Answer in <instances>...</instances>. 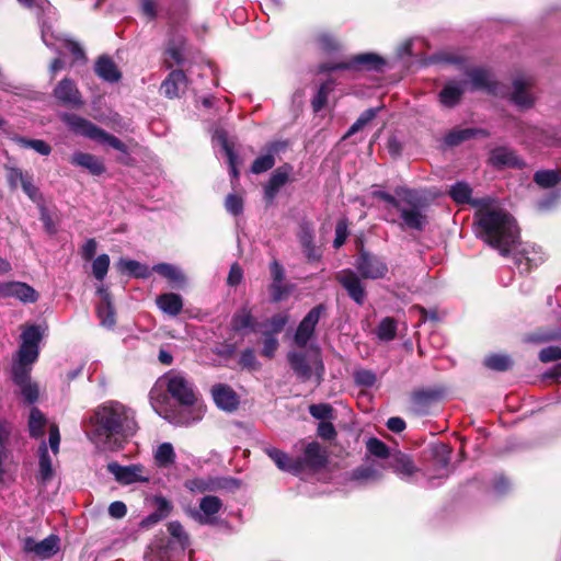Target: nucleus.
Returning a JSON list of instances; mask_svg holds the SVG:
<instances>
[{
    "mask_svg": "<svg viewBox=\"0 0 561 561\" xmlns=\"http://www.w3.org/2000/svg\"><path fill=\"white\" fill-rule=\"evenodd\" d=\"M168 531L183 548L190 545V537L180 522H170L168 524Z\"/></svg>",
    "mask_w": 561,
    "mask_h": 561,
    "instance_id": "51",
    "label": "nucleus"
},
{
    "mask_svg": "<svg viewBox=\"0 0 561 561\" xmlns=\"http://www.w3.org/2000/svg\"><path fill=\"white\" fill-rule=\"evenodd\" d=\"M394 192L402 199L400 207H396L400 213L402 225L410 229L422 230L426 224V217L422 211L424 201L420 192L405 186H398Z\"/></svg>",
    "mask_w": 561,
    "mask_h": 561,
    "instance_id": "6",
    "label": "nucleus"
},
{
    "mask_svg": "<svg viewBox=\"0 0 561 561\" xmlns=\"http://www.w3.org/2000/svg\"><path fill=\"white\" fill-rule=\"evenodd\" d=\"M45 425H46L45 415L37 408H33L31 410L30 419H28L30 435L34 438H38V437L43 436Z\"/></svg>",
    "mask_w": 561,
    "mask_h": 561,
    "instance_id": "44",
    "label": "nucleus"
},
{
    "mask_svg": "<svg viewBox=\"0 0 561 561\" xmlns=\"http://www.w3.org/2000/svg\"><path fill=\"white\" fill-rule=\"evenodd\" d=\"M184 43L185 38L183 34L178 31L171 33L165 49V54L168 56L167 64L169 68L174 64L180 65L183 61Z\"/></svg>",
    "mask_w": 561,
    "mask_h": 561,
    "instance_id": "30",
    "label": "nucleus"
},
{
    "mask_svg": "<svg viewBox=\"0 0 561 561\" xmlns=\"http://www.w3.org/2000/svg\"><path fill=\"white\" fill-rule=\"evenodd\" d=\"M378 108H368L360 114V116L356 119V122L350 127L346 137L354 135L364 128L370 121L375 118L377 115Z\"/></svg>",
    "mask_w": 561,
    "mask_h": 561,
    "instance_id": "52",
    "label": "nucleus"
},
{
    "mask_svg": "<svg viewBox=\"0 0 561 561\" xmlns=\"http://www.w3.org/2000/svg\"><path fill=\"white\" fill-rule=\"evenodd\" d=\"M356 385L363 387H371L376 382V375L368 369H360L354 373Z\"/></svg>",
    "mask_w": 561,
    "mask_h": 561,
    "instance_id": "60",
    "label": "nucleus"
},
{
    "mask_svg": "<svg viewBox=\"0 0 561 561\" xmlns=\"http://www.w3.org/2000/svg\"><path fill=\"white\" fill-rule=\"evenodd\" d=\"M477 134H483V131L480 129H472V128L454 130L446 136V144L450 145V146H455V145L460 144L463 140L472 138Z\"/></svg>",
    "mask_w": 561,
    "mask_h": 561,
    "instance_id": "48",
    "label": "nucleus"
},
{
    "mask_svg": "<svg viewBox=\"0 0 561 561\" xmlns=\"http://www.w3.org/2000/svg\"><path fill=\"white\" fill-rule=\"evenodd\" d=\"M291 290V287L285 285L284 282H272L270 286L272 300L275 302L285 299Z\"/></svg>",
    "mask_w": 561,
    "mask_h": 561,
    "instance_id": "57",
    "label": "nucleus"
},
{
    "mask_svg": "<svg viewBox=\"0 0 561 561\" xmlns=\"http://www.w3.org/2000/svg\"><path fill=\"white\" fill-rule=\"evenodd\" d=\"M12 140L22 148H30L42 156H48L51 152V147L42 139H28L22 136H14Z\"/></svg>",
    "mask_w": 561,
    "mask_h": 561,
    "instance_id": "43",
    "label": "nucleus"
},
{
    "mask_svg": "<svg viewBox=\"0 0 561 561\" xmlns=\"http://www.w3.org/2000/svg\"><path fill=\"white\" fill-rule=\"evenodd\" d=\"M108 471L114 474L116 480L124 484L134 482H147L148 477L142 476L144 468L140 465L121 466L116 462L108 463Z\"/></svg>",
    "mask_w": 561,
    "mask_h": 561,
    "instance_id": "19",
    "label": "nucleus"
},
{
    "mask_svg": "<svg viewBox=\"0 0 561 561\" xmlns=\"http://www.w3.org/2000/svg\"><path fill=\"white\" fill-rule=\"evenodd\" d=\"M278 347V340L272 333L264 334L262 355L272 358Z\"/></svg>",
    "mask_w": 561,
    "mask_h": 561,
    "instance_id": "61",
    "label": "nucleus"
},
{
    "mask_svg": "<svg viewBox=\"0 0 561 561\" xmlns=\"http://www.w3.org/2000/svg\"><path fill=\"white\" fill-rule=\"evenodd\" d=\"M472 190L466 182L451 185L449 194L458 204L478 207L476 213L477 236L492 248L505 253L517 239L515 219L505 210L493 207L490 198H471Z\"/></svg>",
    "mask_w": 561,
    "mask_h": 561,
    "instance_id": "1",
    "label": "nucleus"
},
{
    "mask_svg": "<svg viewBox=\"0 0 561 561\" xmlns=\"http://www.w3.org/2000/svg\"><path fill=\"white\" fill-rule=\"evenodd\" d=\"M484 364L492 370L504 371L512 366V360L507 355L493 354L484 359Z\"/></svg>",
    "mask_w": 561,
    "mask_h": 561,
    "instance_id": "47",
    "label": "nucleus"
},
{
    "mask_svg": "<svg viewBox=\"0 0 561 561\" xmlns=\"http://www.w3.org/2000/svg\"><path fill=\"white\" fill-rule=\"evenodd\" d=\"M153 459L159 468H170L176 459L175 450L171 443H161L153 450Z\"/></svg>",
    "mask_w": 561,
    "mask_h": 561,
    "instance_id": "36",
    "label": "nucleus"
},
{
    "mask_svg": "<svg viewBox=\"0 0 561 561\" xmlns=\"http://www.w3.org/2000/svg\"><path fill=\"white\" fill-rule=\"evenodd\" d=\"M534 135L537 141L543 146H557L561 142V138L557 137L553 129H534Z\"/></svg>",
    "mask_w": 561,
    "mask_h": 561,
    "instance_id": "53",
    "label": "nucleus"
},
{
    "mask_svg": "<svg viewBox=\"0 0 561 561\" xmlns=\"http://www.w3.org/2000/svg\"><path fill=\"white\" fill-rule=\"evenodd\" d=\"M561 358V347L548 346L539 352V359L542 363H549Z\"/></svg>",
    "mask_w": 561,
    "mask_h": 561,
    "instance_id": "64",
    "label": "nucleus"
},
{
    "mask_svg": "<svg viewBox=\"0 0 561 561\" xmlns=\"http://www.w3.org/2000/svg\"><path fill=\"white\" fill-rule=\"evenodd\" d=\"M164 383L165 389L181 405L190 410L191 417H182L178 421L181 424H191L203 416V408L196 404V396L193 385L180 373L170 371L160 378V385Z\"/></svg>",
    "mask_w": 561,
    "mask_h": 561,
    "instance_id": "5",
    "label": "nucleus"
},
{
    "mask_svg": "<svg viewBox=\"0 0 561 561\" xmlns=\"http://www.w3.org/2000/svg\"><path fill=\"white\" fill-rule=\"evenodd\" d=\"M377 336L381 341H391L397 334V322L392 318H385L377 327Z\"/></svg>",
    "mask_w": 561,
    "mask_h": 561,
    "instance_id": "46",
    "label": "nucleus"
},
{
    "mask_svg": "<svg viewBox=\"0 0 561 561\" xmlns=\"http://www.w3.org/2000/svg\"><path fill=\"white\" fill-rule=\"evenodd\" d=\"M336 279L345 288L348 296L358 305L365 300L366 293L359 277L351 270L341 271Z\"/></svg>",
    "mask_w": 561,
    "mask_h": 561,
    "instance_id": "17",
    "label": "nucleus"
},
{
    "mask_svg": "<svg viewBox=\"0 0 561 561\" xmlns=\"http://www.w3.org/2000/svg\"><path fill=\"white\" fill-rule=\"evenodd\" d=\"M64 122L76 133L93 139L100 144L107 145L123 153L127 152L126 145L117 137L106 133L93 123L75 114H66Z\"/></svg>",
    "mask_w": 561,
    "mask_h": 561,
    "instance_id": "7",
    "label": "nucleus"
},
{
    "mask_svg": "<svg viewBox=\"0 0 561 561\" xmlns=\"http://www.w3.org/2000/svg\"><path fill=\"white\" fill-rule=\"evenodd\" d=\"M297 461L301 463V468L307 466L318 469L327 463V451L319 443L311 442L306 446L302 458Z\"/></svg>",
    "mask_w": 561,
    "mask_h": 561,
    "instance_id": "24",
    "label": "nucleus"
},
{
    "mask_svg": "<svg viewBox=\"0 0 561 561\" xmlns=\"http://www.w3.org/2000/svg\"><path fill=\"white\" fill-rule=\"evenodd\" d=\"M20 388V392L27 403H34L38 399V387L31 380L24 383L16 385Z\"/></svg>",
    "mask_w": 561,
    "mask_h": 561,
    "instance_id": "55",
    "label": "nucleus"
},
{
    "mask_svg": "<svg viewBox=\"0 0 561 561\" xmlns=\"http://www.w3.org/2000/svg\"><path fill=\"white\" fill-rule=\"evenodd\" d=\"M225 206L227 211H229L232 215H239L243 210V202L241 197L234 194H229L226 197Z\"/></svg>",
    "mask_w": 561,
    "mask_h": 561,
    "instance_id": "63",
    "label": "nucleus"
},
{
    "mask_svg": "<svg viewBox=\"0 0 561 561\" xmlns=\"http://www.w3.org/2000/svg\"><path fill=\"white\" fill-rule=\"evenodd\" d=\"M516 229H518L516 227ZM519 239V230H517V239L516 241L510 245V250L505 253H502L500 250H497L502 255H507L510 253L514 254V263L519 270L520 273H527L533 267L538 266L545 261V255L541 251V248L531 245V244H525L522 247L520 250H517V242Z\"/></svg>",
    "mask_w": 561,
    "mask_h": 561,
    "instance_id": "9",
    "label": "nucleus"
},
{
    "mask_svg": "<svg viewBox=\"0 0 561 561\" xmlns=\"http://www.w3.org/2000/svg\"><path fill=\"white\" fill-rule=\"evenodd\" d=\"M53 94L55 99L65 106L78 108L83 105V100L77 84L69 78L59 81Z\"/></svg>",
    "mask_w": 561,
    "mask_h": 561,
    "instance_id": "16",
    "label": "nucleus"
},
{
    "mask_svg": "<svg viewBox=\"0 0 561 561\" xmlns=\"http://www.w3.org/2000/svg\"><path fill=\"white\" fill-rule=\"evenodd\" d=\"M43 333L39 325H28L21 334V345L12 364V379L15 385L31 380L32 365L38 357V344Z\"/></svg>",
    "mask_w": 561,
    "mask_h": 561,
    "instance_id": "4",
    "label": "nucleus"
},
{
    "mask_svg": "<svg viewBox=\"0 0 561 561\" xmlns=\"http://www.w3.org/2000/svg\"><path fill=\"white\" fill-rule=\"evenodd\" d=\"M355 267L363 278L379 279L388 274L387 263L379 256L362 250L356 257Z\"/></svg>",
    "mask_w": 561,
    "mask_h": 561,
    "instance_id": "11",
    "label": "nucleus"
},
{
    "mask_svg": "<svg viewBox=\"0 0 561 561\" xmlns=\"http://www.w3.org/2000/svg\"><path fill=\"white\" fill-rule=\"evenodd\" d=\"M222 507V502L219 497L214 495H206L199 502V510L203 516H199V522L203 524L210 523V517L216 515Z\"/></svg>",
    "mask_w": 561,
    "mask_h": 561,
    "instance_id": "37",
    "label": "nucleus"
},
{
    "mask_svg": "<svg viewBox=\"0 0 561 561\" xmlns=\"http://www.w3.org/2000/svg\"><path fill=\"white\" fill-rule=\"evenodd\" d=\"M38 293L26 283H0V298H15L23 304H33L38 300Z\"/></svg>",
    "mask_w": 561,
    "mask_h": 561,
    "instance_id": "14",
    "label": "nucleus"
},
{
    "mask_svg": "<svg viewBox=\"0 0 561 561\" xmlns=\"http://www.w3.org/2000/svg\"><path fill=\"white\" fill-rule=\"evenodd\" d=\"M157 306L162 312L176 317L182 311L183 300L179 294L167 293L157 297Z\"/></svg>",
    "mask_w": 561,
    "mask_h": 561,
    "instance_id": "34",
    "label": "nucleus"
},
{
    "mask_svg": "<svg viewBox=\"0 0 561 561\" xmlns=\"http://www.w3.org/2000/svg\"><path fill=\"white\" fill-rule=\"evenodd\" d=\"M38 455H39V472H38V479L46 483L47 481L51 480L54 476L53 470V460L48 453V447L45 442H43L38 448Z\"/></svg>",
    "mask_w": 561,
    "mask_h": 561,
    "instance_id": "38",
    "label": "nucleus"
},
{
    "mask_svg": "<svg viewBox=\"0 0 561 561\" xmlns=\"http://www.w3.org/2000/svg\"><path fill=\"white\" fill-rule=\"evenodd\" d=\"M70 162L73 165L88 170L92 175H101L105 172L103 161L91 153L75 152L70 158Z\"/></svg>",
    "mask_w": 561,
    "mask_h": 561,
    "instance_id": "28",
    "label": "nucleus"
},
{
    "mask_svg": "<svg viewBox=\"0 0 561 561\" xmlns=\"http://www.w3.org/2000/svg\"><path fill=\"white\" fill-rule=\"evenodd\" d=\"M95 72L96 75L108 82H116L121 78V72L118 71L114 61L106 57H100L95 64Z\"/></svg>",
    "mask_w": 561,
    "mask_h": 561,
    "instance_id": "35",
    "label": "nucleus"
},
{
    "mask_svg": "<svg viewBox=\"0 0 561 561\" xmlns=\"http://www.w3.org/2000/svg\"><path fill=\"white\" fill-rule=\"evenodd\" d=\"M164 388H165L164 383L160 385V379H159L149 393L150 403H151V407L153 408V410L160 416L172 422L173 420L167 409V403H168L169 399H168V396L163 391Z\"/></svg>",
    "mask_w": 561,
    "mask_h": 561,
    "instance_id": "31",
    "label": "nucleus"
},
{
    "mask_svg": "<svg viewBox=\"0 0 561 561\" xmlns=\"http://www.w3.org/2000/svg\"><path fill=\"white\" fill-rule=\"evenodd\" d=\"M385 471L383 462L367 458L363 465L353 470L351 478L360 484H370L381 481Z\"/></svg>",
    "mask_w": 561,
    "mask_h": 561,
    "instance_id": "15",
    "label": "nucleus"
},
{
    "mask_svg": "<svg viewBox=\"0 0 561 561\" xmlns=\"http://www.w3.org/2000/svg\"><path fill=\"white\" fill-rule=\"evenodd\" d=\"M442 454L437 459V465L439 467V472L437 474H428L430 479L435 478H445L448 476V465H449V451L445 445L440 447Z\"/></svg>",
    "mask_w": 561,
    "mask_h": 561,
    "instance_id": "58",
    "label": "nucleus"
},
{
    "mask_svg": "<svg viewBox=\"0 0 561 561\" xmlns=\"http://www.w3.org/2000/svg\"><path fill=\"white\" fill-rule=\"evenodd\" d=\"M92 428L85 431L88 438L101 450H116L123 440L138 430L135 412L116 401L100 405L90 419Z\"/></svg>",
    "mask_w": 561,
    "mask_h": 561,
    "instance_id": "2",
    "label": "nucleus"
},
{
    "mask_svg": "<svg viewBox=\"0 0 561 561\" xmlns=\"http://www.w3.org/2000/svg\"><path fill=\"white\" fill-rule=\"evenodd\" d=\"M385 60L374 53H365L354 56L348 61L328 64L321 66V71L334 70H375L379 71L385 66Z\"/></svg>",
    "mask_w": 561,
    "mask_h": 561,
    "instance_id": "10",
    "label": "nucleus"
},
{
    "mask_svg": "<svg viewBox=\"0 0 561 561\" xmlns=\"http://www.w3.org/2000/svg\"><path fill=\"white\" fill-rule=\"evenodd\" d=\"M309 413L317 420H329L333 415V409L330 404L327 403H319V404H311L309 407Z\"/></svg>",
    "mask_w": 561,
    "mask_h": 561,
    "instance_id": "56",
    "label": "nucleus"
},
{
    "mask_svg": "<svg viewBox=\"0 0 561 561\" xmlns=\"http://www.w3.org/2000/svg\"><path fill=\"white\" fill-rule=\"evenodd\" d=\"M61 47L66 48L77 60H84V51L77 43L68 38H60Z\"/></svg>",
    "mask_w": 561,
    "mask_h": 561,
    "instance_id": "62",
    "label": "nucleus"
},
{
    "mask_svg": "<svg viewBox=\"0 0 561 561\" xmlns=\"http://www.w3.org/2000/svg\"><path fill=\"white\" fill-rule=\"evenodd\" d=\"M490 162L492 165L497 168L523 165L522 161L516 156V153L506 147H500L494 149L491 152Z\"/></svg>",
    "mask_w": 561,
    "mask_h": 561,
    "instance_id": "33",
    "label": "nucleus"
},
{
    "mask_svg": "<svg viewBox=\"0 0 561 561\" xmlns=\"http://www.w3.org/2000/svg\"><path fill=\"white\" fill-rule=\"evenodd\" d=\"M153 502L156 505L154 513L161 520L167 518L173 510L172 503L163 496H156Z\"/></svg>",
    "mask_w": 561,
    "mask_h": 561,
    "instance_id": "59",
    "label": "nucleus"
},
{
    "mask_svg": "<svg viewBox=\"0 0 561 561\" xmlns=\"http://www.w3.org/2000/svg\"><path fill=\"white\" fill-rule=\"evenodd\" d=\"M239 363L243 368L249 370H259L261 367V364L256 359L254 351L251 348H247L243 352H241Z\"/></svg>",
    "mask_w": 561,
    "mask_h": 561,
    "instance_id": "54",
    "label": "nucleus"
},
{
    "mask_svg": "<svg viewBox=\"0 0 561 561\" xmlns=\"http://www.w3.org/2000/svg\"><path fill=\"white\" fill-rule=\"evenodd\" d=\"M152 271L157 272L158 274H160L161 276L176 285L185 284V275L175 265L169 263H159L153 265Z\"/></svg>",
    "mask_w": 561,
    "mask_h": 561,
    "instance_id": "40",
    "label": "nucleus"
},
{
    "mask_svg": "<svg viewBox=\"0 0 561 561\" xmlns=\"http://www.w3.org/2000/svg\"><path fill=\"white\" fill-rule=\"evenodd\" d=\"M184 485L192 493H206L215 492L221 489H229L232 486L237 488L239 483L233 479L214 478L206 476L188 479L185 481Z\"/></svg>",
    "mask_w": 561,
    "mask_h": 561,
    "instance_id": "12",
    "label": "nucleus"
},
{
    "mask_svg": "<svg viewBox=\"0 0 561 561\" xmlns=\"http://www.w3.org/2000/svg\"><path fill=\"white\" fill-rule=\"evenodd\" d=\"M213 399L216 405L225 411H233L239 404L236 392L226 385H216L211 390Z\"/></svg>",
    "mask_w": 561,
    "mask_h": 561,
    "instance_id": "26",
    "label": "nucleus"
},
{
    "mask_svg": "<svg viewBox=\"0 0 561 561\" xmlns=\"http://www.w3.org/2000/svg\"><path fill=\"white\" fill-rule=\"evenodd\" d=\"M117 266L121 272L137 278H148L150 276L149 267L135 260L121 259Z\"/></svg>",
    "mask_w": 561,
    "mask_h": 561,
    "instance_id": "39",
    "label": "nucleus"
},
{
    "mask_svg": "<svg viewBox=\"0 0 561 561\" xmlns=\"http://www.w3.org/2000/svg\"><path fill=\"white\" fill-rule=\"evenodd\" d=\"M187 78L182 70H173L161 83V92L169 99L178 98L186 87Z\"/></svg>",
    "mask_w": 561,
    "mask_h": 561,
    "instance_id": "27",
    "label": "nucleus"
},
{
    "mask_svg": "<svg viewBox=\"0 0 561 561\" xmlns=\"http://www.w3.org/2000/svg\"><path fill=\"white\" fill-rule=\"evenodd\" d=\"M385 465L386 470H392L401 479H409L417 471L410 456L397 449L392 450L390 458Z\"/></svg>",
    "mask_w": 561,
    "mask_h": 561,
    "instance_id": "18",
    "label": "nucleus"
},
{
    "mask_svg": "<svg viewBox=\"0 0 561 561\" xmlns=\"http://www.w3.org/2000/svg\"><path fill=\"white\" fill-rule=\"evenodd\" d=\"M467 89L471 91H485L493 95L508 96L510 101L519 108H529L535 103V96L531 91L534 81L529 76H518L513 80L511 92H506L504 87L494 81L490 71L483 68H473L467 71Z\"/></svg>",
    "mask_w": 561,
    "mask_h": 561,
    "instance_id": "3",
    "label": "nucleus"
},
{
    "mask_svg": "<svg viewBox=\"0 0 561 561\" xmlns=\"http://www.w3.org/2000/svg\"><path fill=\"white\" fill-rule=\"evenodd\" d=\"M265 453L283 471L298 473L301 470V463L299 461L290 459L286 453L277 448L266 447Z\"/></svg>",
    "mask_w": 561,
    "mask_h": 561,
    "instance_id": "32",
    "label": "nucleus"
},
{
    "mask_svg": "<svg viewBox=\"0 0 561 561\" xmlns=\"http://www.w3.org/2000/svg\"><path fill=\"white\" fill-rule=\"evenodd\" d=\"M24 549L26 552H32L42 559H48L58 551L59 539L55 535H50L41 541L27 538L24 543Z\"/></svg>",
    "mask_w": 561,
    "mask_h": 561,
    "instance_id": "20",
    "label": "nucleus"
},
{
    "mask_svg": "<svg viewBox=\"0 0 561 561\" xmlns=\"http://www.w3.org/2000/svg\"><path fill=\"white\" fill-rule=\"evenodd\" d=\"M287 144L284 141H274L268 145L267 147V153L257 157L252 165H251V172L254 174L263 173L270 169H272L275 164V158L274 154L278 153L279 151L284 150L286 148Z\"/></svg>",
    "mask_w": 561,
    "mask_h": 561,
    "instance_id": "25",
    "label": "nucleus"
},
{
    "mask_svg": "<svg viewBox=\"0 0 561 561\" xmlns=\"http://www.w3.org/2000/svg\"><path fill=\"white\" fill-rule=\"evenodd\" d=\"M324 311L325 307L323 305H318L313 307L300 321L294 336V341L297 346L305 347L312 339L316 325Z\"/></svg>",
    "mask_w": 561,
    "mask_h": 561,
    "instance_id": "13",
    "label": "nucleus"
},
{
    "mask_svg": "<svg viewBox=\"0 0 561 561\" xmlns=\"http://www.w3.org/2000/svg\"><path fill=\"white\" fill-rule=\"evenodd\" d=\"M313 239L314 232L312 227L307 222L301 224L298 231V240L302 247L306 257L311 262L320 259V253L314 245Z\"/></svg>",
    "mask_w": 561,
    "mask_h": 561,
    "instance_id": "29",
    "label": "nucleus"
},
{
    "mask_svg": "<svg viewBox=\"0 0 561 561\" xmlns=\"http://www.w3.org/2000/svg\"><path fill=\"white\" fill-rule=\"evenodd\" d=\"M534 180L539 186L548 188L561 181V173L553 170H541L535 173Z\"/></svg>",
    "mask_w": 561,
    "mask_h": 561,
    "instance_id": "45",
    "label": "nucleus"
},
{
    "mask_svg": "<svg viewBox=\"0 0 561 561\" xmlns=\"http://www.w3.org/2000/svg\"><path fill=\"white\" fill-rule=\"evenodd\" d=\"M293 168L289 164L277 168L271 175L268 182L264 186V195L268 202H272L280 187L289 180Z\"/></svg>",
    "mask_w": 561,
    "mask_h": 561,
    "instance_id": "23",
    "label": "nucleus"
},
{
    "mask_svg": "<svg viewBox=\"0 0 561 561\" xmlns=\"http://www.w3.org/2000/svg\"><path fill=\"white\" fill-rule=\"evenodd\" d=\"M253 317L251 314V311L248 309L240 310L232 318V328L236 331L253 328Z\"/></svg>",
    "mask_w": 561,
    "mask_h": 561,
    "instance_id": "49",
    "label": "nucleus"
},
{
    "mask_svg": "<svg viewBox=\"0 0 561 561\" xmlns=\"http://www.w3.org/2000/svg\"><path fill=\"white\" fill-rule=\"evenodd\" d=\"M12 433V425L0 426V480L4 476V463L11 456V451L8 448V443Z\"/></svg>",
    "mask_w": 561,
    "mask_h": 561,
    "instance_id": "41",
    "label": "nucleus"
},
{
    "mask_svg": "<svg viewBox=\"0 0 561 561\" xmlns=\"http://www.w3.org/2000/svg\"><path fill=\"white\" fill-rule=\"evenodd\" d=\"M287 358L299 380L305 382L314 376L318 383L321 381L324 366L319 351L309 356L298 352H289Z\"/></svg>",
    "mask_w": 561,
    "mask_h": 561,
    "instance_id": "8",
    "label": "nucleus"
},
{
    "mask_svg": "<svg viewBox=\"0 0 561 561\" xmlns=\"http://www.w3.org/2000/svg\"><path fill=\"white\" fill-rule=\"evenodd\" d=\"M110 267V257L107 254H100L92 262V273L98 280H103Z\"/></svg>",
    "mask_w": 561,
    "mask_h": 561,
    "instance_id": "50",
    "label": "nucleus"
},
{
    "mask_svg": "<svg viewBox=\"0 0 561 561\" xmlns=\"http://www.w3.org/2000/svg\"><path fill=\"white\" fill-rule=\"evenodd\" d=\"M100 296V304L96 307L98 318L105 328H113L115 325V311L111 301V295L104 286H100L96 290Z\"/></svg>",
    "mask_w": 561,
    "mask_h": 561,
    "instance_id": "22",
    "label": "nucleus"
},
{
    "mask_svg": "<svg viewBox=\"0 0 561 561\" xmlns=\"http://www.w3.org/2000/svg\"><path fill=\"white\" fill-rule=\"evenodd\" d=\"M366 448L370 455L376 457L375 460H379L383 463L390 458L392 450L380 439L371 437L366 443Z\"/></svg>",
    "mask_w": 561,
    "mask_h": 561,
    "instance_id": "42",
    "label": "nucleus"
},
{
    "mask_svg": "<svg viewBox=\"0 0 561 561\" xmlns=\"http://www.w3.org/2000/svg\"><path fill=\"white\" fill-rule=\"evenodd\" d=\"M467 90V81H447L438 94L440 104L445 107L456 106L465 91Z\"/></svg>",
    "mask_w": 561,
    "mask_h": 561,
    "instance_id": "21",
    "label": "nucleus"
}]
</instances>
